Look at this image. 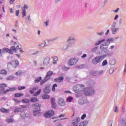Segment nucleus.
<instances>
[{
  "instance_id": "nucleus-57",
  "label": "nucleus",
  "mask_w": 126,
  "mask_h": 126,
  "mask_svg": "<svg viewBox=\"0 0 126 126\" xmlns=\"http://www.w3.org/2000/svg\"><path fill=\"white\" fill-rule=\"evenodd\" d=\"M26 87L25 86H19L18 87V89L19 90H23V89H25Z\"/></svg>"
},
{
  "instance_id": "nucleus-55",
  "label": "nucleus",
  "mask_w": 126,
  "mask_h": 126,
  "mask_svg": "<svg viewBox=\"0 0 126 126\" xmlns=\"http://www.w3.org/2000/svg\"><path fill=\"white\" fill-rule=\"evenodd\" d=\"M13 78H14L13 76H9L8 77H7L6 80H11L13 79Z\"/></svg>"
},
{
  "instance_id": "nucleus-27",
  "label": "nucleus",
  "mask_w": 126,
  "mask_h": 126,
  "mask_svg": "<svg viewBox=\"0 0 126 126\" xmlns=\"http://www.w3.org/2000/svg\"><path fill=\"white\" fill-rule=\"evenodd\" d=\"M121 126H126V119L123 118L121 121Z\"/></svg>"
},
{
  "instance_id": "nucleus-34",
  "label": "nucleus",
  "mask_w": 126,
  "mask_h": 126,
  "mask_svg": "<svg viewBox=\"0 0 126 126\" xmlns=\"http://www.w3.org/2000/svg\"><path fill=\"white\" fill-rule=\"evenodd\" d=\"M0 112H2V113H8L9 112V109H6L3 107H2L0 109Z\"/></svg>"
},
{
  "instance_id": "nucleus-43",
  "label": "nucleus",
  "mask_w": 126,
  "mask_h": 126,
  "mask_svg": "<svg viewBox=\"0 0 126 126\" xmlns=\"http://www.w3.org/2000/svg\"><path fill=\"white\" fill-rule=\"evenodd\" d=\"M22 96H23V94L21 93H17L15 94V97L16 98H19V97H21Z\"/></svg>"
},
{
  "instance_id": "nucleus-16",
  "label": "nucleus",
  "mask_w": 126,
  "mask_h": 126,
  "mask_svg": "<svg viewBox=\"0 0 126 126\" xmlns=\"http://www.w3.org/2000/svg\"><path fill=\"white\" fill-rule=\"evenodd\" d=\"M51 60V59H50V57H46L43 61V63L44 64H45V65H48V64H49V63H50V61Z\"/></svg>"
},
{
  "instance_id": "nucleus-25",
  "label": "nucleus",
  "mask_w": 126,
  "mask_h": 126,
  "mask_svg": "<svg viewBox=\"0 0 126 126\" xmlns=\"http://www.w3.org/2000/svg\"><path fill=\"white\" fill-rule=\"evenodd\" d=\"M30 15L25 17V21L26 22V23H30L31 22V18H30Z\"/></svg>"
},
{
  "instance_id": "nucleus-31",
  "label": "nucleus",
  "mask_w": 126,
  "mask_h": 126,
  "mask_svg": "<svg viewBox=\"0 0 126 126\" xmlns=\"http://www.w3.org/2000/svg\"><path fill=\"white\" fill-rule=\"evenodd\" d=\"M0 74L2 75H6L7 74V71L5 69H2L0 70Z\"/></svg>"
},
{
  "instance_id": "nucleus-1",
  "label": "nucleus",
  "mask_w": 126,
  "mask_h": 126,
  "mask_svg": "<svg viewBox=\"0 0 126 126\" xmlns=\"http://www.w3.org/2000/svg\"><path fill=\"white\" fill-rule=\"evenodd\" d=\"M105 58H106V55L97 56L92 60V63L94 65H97V64L100 63Z\"/></svg>"
},
{
  "instance_id": "nucleus-33",
  "label": "nucleus",
  "mask_w": 126,
  "mask_h": 126,
  "mask_svg": "<svg viewBox=\"0 0 126 126\" xmlns=\"http://www.w3.org/2000/svg\"><path fill=\"white\" fill-rule=\"evenodd\" d=\"M9 89H7L5 90V93H7V92H9V91H14V90H16V87L9 88Z\"/></svg>"
},
{
  "instance_id": "nucleus-40",
  "label": "nucleus",
  "mask_w": 126,
  "mask_h": 126,
  "mask_svg": "<svg viewBox=\"0 0 126 126\" xmlns=\"http://www.w3.org/2000/svg\"><path fill=\"white\" fill-rule=\"evenodd\" d=\"M26 16V9H23V12H22V18Z\"/></svg>"
},
{
  "instance_id": "nucleus-56",
  "label": "nucleus",
  "mask_w": 126,
  "mask_h": 126,
  "mask_svg": "<svg viewBox=\"0 0 126 126\" xmlns=\"http://www.w3.org/2000/svg\"><path fill=\"white\" fill-rule=\"evenodd\" d=\"M115 71V69L114 68H111L110 69H109V73L110 74H112V73H113V72H114V71Z\"/></svg>"
},
{
  "instance_id": "nucleus-13",
  "label": "nucleus",
  "mask_w": 126,
  "mask_h": 126,
  "mask_svg": "<svg viewBox=\"0 0 126 126\" xmlns=\"http://www.w3.org/2000/svg\"><path fill=\"white\" fill-rule=\"evenodd\" d=\"M58 104L60 106H61L62 107L65 106V102H64V100H63V98L59 99Z\"/></svg>"
},
{
  "instance_id": "nucleus-51",
  "label": "nucleus",
  "mask_w": 126,
  "mask_h": 126,
  "mask_svg": "<svg viewBox=\"0 0 126 126\" xmlns=\"http://www.w3.org/2000/svg\"><path fill=\"white\" fill-rule=\"evenodd\" d=\"M41 90L40 89L39 90H38L37 92L34 94L33 95L34 96V97H36V96H38V95H39V94L41 93Z\"/></svg>"
},
{
  "instance_id": "nucleus-41",
  "label": "nucleus",
  "mask_w": 126,
  "mask_h": 126,
  "mask_svg": "<svg viewBox=\"0 0 126 126\" xmlns=\"http://www.w3.org/2000/svg\"><path fill=\"white\" fill-rule=\"evenodd\" d=\"M42 98L46 100V99H50V96L48 94H43L42 95Z\"/></svg>"
},
{
  "instance_id": "nucleus-17",
  "label": "nucleus",
  "mask_w": 126,
  "mask_h": 126,
  "mask_svg": "<svg viewBox=\"0 0 126 126\" xmlns=\"http://www.w3.org/2000/svg\"><path fill=\"white\" fill-rule=\"evenodd\" d=\"M53 71H49L45 76V78L47 79L48 80L49 79H51V76L53 75Z\"/></svg>"
},
{
  "instance_id": "nucleus-2",
  "label": "nucleus",
  "mask_w": 126,
  "mask_h": 126,
  "mask_svg": "<svg viewBox=\"0 0 126 126\" xmlns=\"http://www.w3.org/2000/svg\"><path fill=\"white\" fill-rule=\"evenodd\" d=\"M40 107L41 105L39 103L32 104V108L34 109L33 111L34 116H40V110H41Z\"/></svg>"
},
{
  "instance_id": "nucleus-36",
  "label": "nucleus",
  "mask_w": 126,
  "mask_h": 126,
  "mask_svg": "<svg viewBox=\"0 0 126 126\" xmlns=\"http://www.w3.org/2000/svg\"><path fill=\"white\" fill-rule=\"evenodd\" d=\"M88 125V121H85L80 123V126H86Z\"/></svg>"
},
{
  "instance_id": "nucleus-20",
  "label": "nucleus",
  "mask_w": 126,
  "mask_h": 126,
  "mask_svg": "<svg viewBox=\"0 0 126 126\" xmlns=\"http://www.w3.org/2000/svg\"><path fill=\"white\" fill-rule=\"evenodd\" d=\"M51 92V88L49 86H47L44 89V93L45 94H49Z\"/></svg>"
},
{
  "instance_id": "nucleus-54",
  "label": "nucleus",
  "mask_w": 126,
  "mask_h": 126,
  "mask_svg": "<svg viewBox=\"0 0 126 126\" xmlns=\"http://www.w3.org/2000/svg\"><path fill=\"white\" fill-rule=\"evenodd\" d=\"M39 47H40V48H44V47L47 46V45L44 44V43L40 44L38 45Z\"/></svg>"
},
{
  "instance_id": "nucleus-15",
  "label": "nucleus",
  "mask_w": 126,
  "mask_h": 126,
  "mask_svg": "<svg viewBox=\"0 0 126 126\" xmlns=\"http://www.w3.org/2000/svg\"><path fill=\"white\" fill-rule=\"evenodd\" d=\"M80 118L79 117L76 118L75 119L72 121V125H73V126H74V125H76V124L80 122Z\"/></svg>"
},
{
  "instance_id": "nucleus-52",
  "label": "nucleus",
  "mask_w": 126,
  "mask_h": 126,
  "mask_svg": "<svg viewBox=\"0 0 126 126\" xmlns=\"http://www.w3.org/2000/svg\"><path fill=\"white\" fill-rule=\"evenodd\" d=\"M23 73V72H22V70H19L15 73V75H21V74H22Z\"/></svg>"
},
{
  "instance_id": "nucleus-11",
  "label": "nucleus",
  "mask_w": 126,
  "mask_h": 126,
  "mask_svg": "<svg viewBox=\"0 0 126 126\" xmlns=\"http://www.w3.org/2000/svg\"><path fill=\"white\" fill-rule=\"evenodd\" d=\"M7 87V85L6 84L3 83L0 84V88H1L0 90L1 91L2 93H5V88H4Z\"/></svg>"
},
{
  "instance_id": "nucleus-37",
  "label": "nucleus",
  "mask_w": 126,
  "mask_h": 126,
  "mask_svg": "<svg viewBox=\"0 0 126 126\" xmlns=\"http://www.w3.org/2000/svg\"><path fill=\"white\" fill-rule=\"evenodd\" d=\"M105 54H106V56H107L108 57L113 56V55L114 54L113 52H110L108 50H106V52H105Z\"/></svg>"
},
{
  "instance_id": "nucleus-62",
  "label": "nucleus",
  "mask_w": 126,
  "mask_h": 126,
  "mask_svg": "<svg viewBox=\"0 0 126 126\" xmlns=\"http://www.w3.org/2000/svg\"><path fill=\"white\" fill-rule=\"evenodd\" d=\"M12 122H13V120H12V119H8L7 120V122L8 124H10V123H12Z\"/></svg>"
},
{
  "instance_id": "nucleus-19",
  "label": "nucleus",
  "mask_w": 126,
  "mask_h": 126,
  "mask_svg": "<svg viewBox=\"0 0 126 126\" xmlns=\"http://www.w3.org/2000/svg\"><path fill=\"white\" fill-rule=\"evenodd\" d=\"M63 79L64 78L63 76H60L59 78H56L54 79V81H55V82H62L63 81Z\"/></svg>"
},
{
  "instance_id": "nucleus-12",
  "label": "nucleus",
  "mask_w": 126,
  "mask_h": 126,
  "mask_svg": "<svg viewBox=\"0 0 126 126\" xmlns=\"http://www.w3.org/2000/svg\"><path fill=\"white\" fill-rule=\"evenodd\" d=\"M51 101L52 109H57V103H56V99H55V98H52L51 99Z\"/></svg>"
},
{
  "instance_id": "nucleus-14",
  "label": "nucleus",
  "mask_w": 126,
  "mask_h": 126,
  "mask_svg": "<svg viewBox=\"0 0 126 126\" xmlns=\"http://www.w3.org/2000/svg\"><path fill=\"white\" fill-rule=\"evenodd\" d=\"M21 118L22 119V120H24L25 119H26V118H28L29 117V113L27 112H25L23 113H21L20 114Z\"/></svg>"
},
{
  "instance_id": "nucleus-18",
  "label": "nucleus",
  "mask_w": 126,
  "mask_h": 126,
  "mask_svg": "<svg viewBox=\"0 0 126 126\" xmlns=\"http://www.w3.org/2000/svg\"><path fill=\"white\" fill-rule=\"evenodd\" d=\"M25 110L22 108L18 107L15 109L14 113H22V112H24Z\"/></svg>"
},
{
  "instance_id": "nucleus-6",
  "label": "nucleus",
  "mask_w": 126,
  "mask_h": 126,
  "mask_svg": "<svg viewBox=\"0 0 126 126\" xmlns=\"http://www.w3.org/2000/svg\"><path fill=\"white\" fill-rule=\"evenodd\" d=\"M103 73H104L103 70H100V71L92 70L91 71V74L93 76H97V75H100V74H103Z\"/></svg>"
},
{
  "instance_id": "nucleus-7",
  "label": "nucleus",
  "mask_w": 126,
  "mask_h": 126,
  "mask_svg": "<svg viewBox=\"0 0 126 126\" xmlns=\"http://www.w3.org/2000/svg\"><path fill=\"white\" fill-rule=\"evenodd\" d=\"M53 115H55V111L49 110L44 114V116L45 118H51V117H53Z\"/></svg>"
},
{
  "instance_id": "nucleus-32",
  "label": "nucleus",
  "mask_w": 126,
  "mask_h": 126,
  "mask_svg": "<svg viewBox=\"0 0 126 126\" xmlns=\"http://www.w3.org/2000/svg\"><path fill=\"white\" fill-rule=\"evenodd\" d=\"M92 53H94L95 54H98V47H95L91 50Z\"/></svg>"
},
{
  "instance_id": "nucleus-4",
  "label": "nucleus",
  "mask_w": 126,
  "mask_h": 126,
  "mask_svg": "<svg viewBox=\"0 0 126 126\" xmlns=\"http://www.w3.org/2000/svg\"><path fill=\"white\" fill-rule=\"evenodd\" d=\"M87 103H88V100L86 97H81L78 100L79 105H84Z\"/></svg>"
},
{
  "instance_id": "nucleus-49",
  "label": "nucleus",
  "mask_w": 126,
  "mask_h": 126,
  "mask_svg": "<svg viewBox=\"0 0 126 126\" xmlns=\"http://www.w3.org/2000/svg\"><path fill=\"white\" fill-rule=\"evenodd\" d=\"M108 64V61L107 60H104L102 63V66H105Z\"/></svg>"
},
{
  "instance_id": "nucleus-5",
  "label": "nucleus",
  "mask_w": 126,
  "mask_h": 126,
  "mask_svg": "<svg viewBox=\"0 0 126 126\" xmlns=\"http://www.w3.org/2000/svg\"><path fill=\"white\" fill-rule=\"evenodd\" d=\"M77 62H78V61L76 60V59L71 58L68 60L67 63L70 66H72V65H75Z\"/></svg>"
},
{
  "instance_id": "nucleus-59",
  "label": "nucleus",
  "mask_w": 126,
  "mask_h": 126,
  "mask_svg": "<svg viewBox=\"0 0 126 126\" xmlns=\"http://www.w3.org/2000/svg\"><path fill=\"white\" fill-rule=\"evenodd\" d=\"M58 39H59V37H57L54 38H52V39H50V41L51 42H54V41H56V40H58Z\"/></svg>"
},
{
  "instance_id": "nucleus-22",
  "label": "nucleus",
  "mask_w": 126,
  "mask_h": 126,
  "mask_svg": "<svg viewBox=\"0 0 126 126\" xmlns=\"http://www.w3.org/2000/svg\"><path fill=\"white\" fill-rule=\"evenodd\" d=\"M87 84L90 86H94V85H95V81L90 80L89 81L87 82Z\"/></svg>"
},
{
  "instance_id": "nucleus-28",
  "label": "nucleus",
  "mask_w": 126,
  "mask_h": 126,
  "mask_svg": "<svg viewBox=\"0 0 126 126\" xmlns=\"http://www.w3.org/2000/svg\"><path fill=\"white\" fill-rule=\"evenodd\" d=\"M112 33V34H115L117 31H119L120 30V28H111Z\"/></svg>"
},
{
  "instance_id": "nucleus-35",
  "label": "nucleus",
  "mask_w": 126,
  "mask_h": 126,
  "mask_svg": "<svg viewBox=\"0 0 126 126\" xmlns=\"http://www.w3.org/2000/svg\"><path fill=\"white\" fill-rule=\"evenodd\" d=\"M115 40L113 38H108L106 40V42L109 45H110V43H111V42H114Z\"/></svg>"
},
{
  "instance_id": "nucleus-26",
  "label": "nucleus",
  "mask_w": 126,
  "mask_h": 126,
  "mask_svg": "<svg viewBox=\"0 0 126 126\" xmlns=\"http://www.w3.org/2000/svg\"><path fill=\"white\" fill-rule=\"evenodd\" d=\"M117 63V62L115 59H111L109 61V64L110 65H115Z\"/></svg>"
},
{
  "instance_id": "nucleus-9",
  "label": "nucleus",
  "mask_w": 126,
  "mask_h": 126,
  "mask_svg": "<svg viewBox=\"0 0 126 126\" xmlns=\"http://www.w3.org/2000/svg\"><path fill=\"white\" fill-rule=\"evenodd\" d=\"M109 47V44L105 41L104 43L101 44L100 46V50H102V51L104 50H107Z\"/></svg>"
},
{
  "instance_id": "nucleus-44",
  "label": "nucleus",
  "mask_w": 126,
  "mask_h": 126,
  "mask_svg": "<svg viewBox=\"0 0 126 126\" xmlns=\"http://www.w3.org/2000/svg\"><path fill=\"white\" fill-rule=\"evenodd\" d=\"M72 100H73V98H72L71 96H69L66 99V102H68V103H70Z\"/></svg>"
},
{
  "instance_id": "nucleus-42",
  "label": "nucleus",
  "mask_w": 126,
  "mask_h": 126,
  "mask_svg": "<svg viewBox=\"0 0 126 126\" xmlns=\"http://www.w3.org/2000/svg\"><path fill=\"white\" fill-rule=\"evenodd\" d=\"M48 79L46 78V77L44 78V79L42 80L40 82V85H43V84H44V83H45V82H46V81H48Z\"/></svg>"
},
{
  "instance_id": "nucleus-50",
  "label": "nucleus",
  "mask_w": 126,
  "mask_h": 126,
  "mask_svg": "<svg viewBox=\"0 0 126 126\" xmlns=\"http://www.w3.org/2000/svg\"><path fill=\"white\" fill-rule=\"evenodd\" d=\"M4 52H7L9 54V49L8 48H4L2 49V53H4Z\"/></svg>"
},
{
  "instance_id": "nucleus-46",
  "label": "nucleus",
  "mask_w": 126,
  "mask_h": 126,
  "mask_svg": "<svg viewBox=\"0 0 126 126\" xmlns=\"http://www.w3.org/2000/svg\"><path fill=\"white\" fill-rule=\"evenodd\" d=\"M82 95H83V94L82 92H79L76 95V97H77V98H79V97H81Z\"/></svg>"
},
{
  "instance_id": "nucleus-29",
  "label": "nucleus",
  "mask_w": 126,
  "mask_h": 126,
  "mask_svg": "<svg viewBox=\"0 0 126 126\" xmlns=\"http://www.w3.org/2000/svg\"><path fill=\"white\" fill-rule=\"evenodd\" d=\"M73 89L74 92H75V93H78V92H79V89L78 88V85H77L74 86Z\"/></svg>"
},
{
  "instance_id": "nucleus-47",
  "label": "nucleus",
  "mask_w": 126,
  "mask_h": 126,
  "mask_svg": "<svg viewBox=\"0 0 126 126\" xmlns=\"http://www.w3.org/2000/svg\"><path fill=\"white\" fill-rule=\"evenodd\" d=\"M37 101H38V99L36 97H32L31 99V102L33 103H35V102H37Z\"/></svg>"
},
{
  "instance_id": "nucleus-39",
  "label": "nucleus",
  "mask_w": 126,
  "mask_h": 126,
  "mask_svg": "<svg viewBox=\"0 0 126 126\" xmlns=\"http://www.w3.org/2000/svg\"><path fill=\"white\" fill-rule=\"evenodd\" d=\"M42 80V77H38L36 78L34 81L35 83H38V82H40Z\"/></svg>"
},
{
  "instance_id": "nucleus-58",
  "label": "nucleus",
  "mask_w": 126,
  "mask_h": 126,
  "mask_svg": "<svg viewBox=\"0 0 126 126\" xmlns=\"http://www.w3.org/2000/svg\"><path fill=\"white\" fill-rule=\"evenodd\" d=\"M113 125V120H110L108 124V126H112Z\"/></svg>"
},
{
  "instance_id": "nucleus-38",
  "label": "nucleus",
  "mask_w": 126,
  "mask_h": 126,
  "mask_svg": "<svg viewBox=\"0 0 126 126\" xmlns=\"http://www.w3.org/2000/svg\"><path fill=\"white\" fill-rule=\"evenodd\" d=\"M69 46H71V44H69V45H64L63 46V51H66V50H67V49L68 48V47H69Z\"/></svg>"
},
{
  "instance_id": "nucleus-10",
  "label": "nucleus",
  "mask_w": 126,
  "mask_h": 126,
  "mask_svg": "<svg viewBox=\"0 0 126 126\" xmlns=\"http://www.w3.org/2000/svg\"><path fill=\"white\" fill-rule=\"evenodd\" d=\"M11 63H12V65H13V68H15L19 65V62H18V60H12L11 62Z\"/></svg>"
},
{
  "instance_id": "nucleus-30",
  "label": "nucleus",
  "mask_w": 126,
  "mask_h": 126,
  "mask_svg": "<svg viewBox=\"0 0 126 126\" xmlns=\"http://www.w3.org/2000/svg\"><path fill=\"white\" fill-rule=\"evenodd\" d=\"M37 89H38V86H35L32 89V90L30 91V93L31 94H33L35 93V90H37Z\"/></svg>"
},
{
  "instance_id": "nucleus-3",
  "label": "nucleus",
  "mask_w": 126,
  "mask_h": 126,
  "mask_svg": "<svg viewBox=\"0 0 126 126\" xmlns=\"http://www.w3.org/2000/svg\"><path fill=\"white\" fill-rule=\"evenodd\" d=\"M95 94V91L92 88L85 89L84 91V94L86 96H92Z\"/></svg>"
},
{
  "instance_id": "nucleus-21",
  "label": "nucleus",
  "mask_w": 126,
  "mask_h": 126,
  "mask_svg": "<svg viewBox=\"0 0 126 126\" xmlns=\"http://www.w3.org/2000/svg\"><path fill=\"white\" fill-rule=\"evenodd\" d=\"M78 88H79V92H81L82 91H83V90H84V89L85 90V86H84V85H82V84H79L78 85Z\"/></svg>"
},
{
  "instance_id": "nucleus-53",
  "label": "nucleus",
  "mask_w": 126,
  "mask_h": 126,
  "mask_svg": "<svg viewBox=\"0 0 126 126\" xmlns=\"http://www.w3.org/2000/svg\"><path fill=\"white\" fill-rule=\"evenodd\" d=\"M56 87H58V84H54L52 87V91H56Z\"/></svg>"
},
{
  "instance_id": "nucleus-60",
  "label": "nucleus",
  "mask_w": 126,
  "mask_h": 126,
  "mask_svg": "<svg viewBox=\"0 0 126 126\" xmlns=\"http://www.w3.org/2000/svg\"><path fill=\"white\" fill-rule=\"evenodd\" d=\"M96 34L98 35V36H102L104 35V32H96Z\"/></svg>"
},
{
  "instance_id": "nucleus-23",
  "label": "nucleus",
  "mask_w": 126,
  "mask_h": 126,
  "mask_svg": "<svg viewBox=\"0 0 126 126\" xmlns=\"http://www.w3.org/2000/svg\"><path fill=\"white\" fill-rule=\"evenodd\" d=\"M105 41H106V39H103L100 40H98L94 43V46H98V45L102 44V43H103V42H105Z\"/></svg>"
},
{
  "instance_id": "nucleus-24",
  "label": "nucleus",
  "mask_w": 126,
  "mask_h": 126,
  "mask_svg": "<svg viewBox=\"0 0 126 126\" xmlns=\"http://www.w3.org/2000/svg\"><path fill=\"white\" fill-rule=\"evenodd\" d=\"M7 69L9 70H12V69H13V66L11 62H9L7 63Z\"/></svg>"
},
{
  "instance_id": "nucleus-64",
  "label": "nucleus",
  "mask_w": 126,
  "mask_h": 126,
  "mask_svg": "<svg viewBox=\"0 0 126 126\" xmlns=\"http://www.w3.org/2000/svg\"><path fill=\"white\" fill-rule=\"evenodd\" d=\"M44 24L45 26H48L49 25V20L46 21V22H44Z\"/></svg>"
},
{
  "instance_id": "nucleus-48",
  "label": "nucleus",
  "mask_w": 126,
  "mask_h": 126,
  "mask_svg": "<svg viewBox=\"0 0 126 126\" xmlns=\"http://www.w3.org/2000/svg\"><path fill=\"white\" fill-rule=\"evenodd\" d=\"M72 41H75V39H74V38H73V37H70L69 38V40L67 41V43L68 44H70V43H72Z\"/></svg>"
},
{
  "instance_id": "nucleus-61",
  "label": "nucleus",
  "mask_w": 126,
  "mask_h": 126,
  "mask_svg": "<svg viewBox=\"0 0 126 126\" xmlns=\"http://www.w3.org/2000/svg\"><path fill=\"white\" fill-rule=\"evenodd\" d=\"M117 25V23L114 22L111 26V28H116V26Z\"/></svg>"
},
{
  "instance_id": "nucleus-8",
  "label": "nucleus",
  "mask_w": 126,
  "mask_h": 126,
  "mask_svg": "<svg viewBox=\"0 0 126 126\" xmlns=\"http://www.w3.org/2000/svg\"><path fill=\"white\" fill-rule=\"evenodd\" d=\"M19 49H20L19 48V45H17L16 48H15V46H11L10 48V49H9V54H10L11 55H13V52H16L17 50H18Z\"/></svg>"
},
{
  "instance_id": "nucleus-63",
  "label": "nucleus",
  "mask_w": 126,
  "mask_h": 126,
  "mask_svg": "<svg viewBox=\"0 0 126 126\" xmlns=\"http://www.w3.org/2000/svg\"><path fill=\"white\" fill-rule=\"evenodd\" d=\"M86 117V114L84 113L81 117V120H84Z\"/></svg>"
},
{
  "instance_id": "nucleus-45",
  "label": "nucleus",
  "mask_w": 126,
  "mask_h": 126,
  "mask_svg": "<svg viewBox=\"0 0 126 126\" xmlns=\"http://www.w3.org/2000/svg\"><path fill=\"white\" fill-rule=\"evenodd\" d=\"M22 103H25L26 104H28L29 103L30 100L28 99L25 98L22 100Z\"/></svg>"
}]
</instances>
